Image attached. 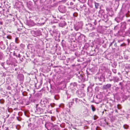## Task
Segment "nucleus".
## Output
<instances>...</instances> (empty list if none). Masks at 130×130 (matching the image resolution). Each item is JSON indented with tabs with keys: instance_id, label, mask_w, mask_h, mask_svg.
I'll return each mask as SVG.
<instances>
[{
	"instance_id": "nucleus-1",
	"label": "nucleus",
	"mask_w": 130,
	"mask_h": 130,
	"mask_svg": "<svg viewBox=\"0 0 130 130\" xmlns=\"http://www.w3.org/2000/svg\"><path fill=\"white\" fill-rule=\"evenodd\" d=\"M54 98L55 99L58 100L59 99V97L58 95H55L54 96Z\"/></svg>"
},
{
	"instance_id": "nucleus-2",
	"label": "nucleus",
	"mask_w": 130,
	"mask_h": 130,
	"mask_svg": "<svg viewBox=\"0 0 130 130\" xmlns=\"http://www.w3.org/2000/svg\"><path fill=\"white\" fill-rule=\"evenodd\" d=\"M95 7L96 8H98L99 7V4L98 3H95Z\"/></svg>"
},
{
	"instance_id": "nucleus-3",
	"label": "nucleus",
	"mask_w": 130,
	"mask_h": 130,
	"mask_svg": "<svg viewBox=\"0 0 130 130\" xmlns=\"http://www.w3.org/2000/svg\"><path fill=\"white\" fill-rule=\"evenodd\" d=\"M123 127L124 128L127 129L128 127V126L127 125H124Z\"/></svg>"
},
{
	"instance_id": "nucleus-4",
	"label": "nucleus",
	"mask_w": 130,
	"mask_h": 130,
	"mask_svg": "<svg viewBox=\"0 0 130 130\" xmlns=\"http://www.w3.org/2000/svg\"><path fill=\"white\" fill-rule=\"evenodd\" d=\"M98 118V117L96 116V115H95L94 116V119L95 120L97 119Z\"/></svg>"
},
{
	"instance_id": "nucleus-5",
	"label": "nucleus",
	"mask_w": 130,
	"mask_h": 130,
	"mask_svg": "<svg viewBox=\"0 0 130 130\" xmlns=\"http://www.w3.org/2000/svg\"><path fill=\"white\" fill-rule=\"evenodd\" d=\"M106 86L107 88H109L110 87L111 85L110 84H108L106 85Z\"/></svg>"
},
{
	"instance_id": "nucleus-6",
	"label": "nucleus",
	"mask_w": 130,
	"mask_h": 130,
	"mask_svg": "<svg viewBox=\"0 0 130 130\" xmlns=\"http://www.w3.org/2000/svg\"><path fill=\"white\" fill-rule=\"evenodd\" d=\"M18 40V38H16L15 39V42L17 43H18V42L17 41Z\"/></svg>"
},
{
	"instance_id": "nucleus-7",
	"label": "nucleus",
	"mask_w": 130,
	"mask_h": 130,
	"mask_svg": "<svg viewBox=\"0 0 130 130\" xmlns=\"http://www.w3.org/2000/svg\"><path fill=\"white\" fill-rule=\"evenodd\" d=\"M92 109L93 111H95V109L94 107L92 106Z\"/></svg>"
},
{
	"instance_id": "nucleus-8",
	"label": "nucleus",
	"mask_w": 130,
	"mask_h": 130,
	"mask_svg": "<svg viewBox=\"0 0 130 130\" xmlns=\"http://www.w3.org/2000/svg\"><path fill=\"white\" fill-rule=\"evenodd\" d=\"M120 106V105H118L117 106L118 108V109H120L121 108L119 106Z\"/></svg>"
},
{
	"instance_id": "nucleus-9",
	"label": "nucleus",
	"mask_w": 130,
	"mask_h": 130,
	"mask_svg": "<svg viewBox=\"0 0 130 130\" xmlns=\"http://www.w3.org/2000/svg\"><path fill=\"white\" fill-rule=\"evenodd\" d=\"M17 119L19 121H21V120L20 119H19L18 117L17 118Z\"/></svg>"
}]
</instances>
